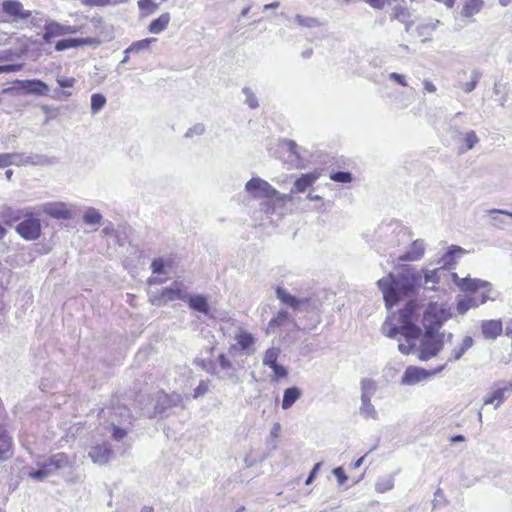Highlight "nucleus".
Segmentation results:
<instances>
[{
	"label": "nucleus",
	"mask_w": 512,
	"mask_h": 512,
	"mask_svg": "<svg viewBox=\"0 0 512 512\" xmlns=\"http://www.w3.org/2000/svg\"><path fill=\"white\" fill-rule=\"evenodd\" d=\"M418 314L416 304L411 301L401 309L397 317H388L381 327V331L389 338H396L398 334L405 338L399 342L398 349L403 354H409L421 335V328L416 325Z\"/></svg>",
	"instance_id": "f257e3e1"
},
{
	"label": "nucleus",
	"mask_w": 512,
	"mask_h": 512,
	"mask_svg": "<svg viewBox=\"0 0 512 512\" xmlns=\"http://www.w3.org/2000/svg\"><path fill=\"white\" fill-rule=\"evenodd\" d=\"M379 290L388 308L396 304L401 296L414 293L422 285V273L405 266L396 275L390 273L377 281Z\"/></svg>",
	"instance_id": "f03ea898"
},
{
	"label": "nucleus",
	"mask_w": 512,
	"mask_h": 512,
	"mask_svg": "<svg viewBox=\"0 0 512 512\" xmlns=\"http://www.w3.org/2000/svg\"><path fill=\"white\" fill-rule=\"evenodd\" d=\"M245 190L254 198L258 199H275L277 202L284 204L290 200L288 194H281L273 188L267 181L255 177L251 178L245 185Z\"/></svg>",
	"instance_id": "7ed1b4c3"
},
{
	"label": "nucleus",
	"mask_w": 512,
	"mask_h": 512,
	"mask_svg": "<svg viewBox=\"0 0 512 512\" xmlns=\"http://www.w3.org/2000/svg\"><path fill=\"white\" fill-rule=\"evenodd\" d=\"M452 317V311L446 304L430 303L423 313L422 324L425 330L437 332L445 321Z\"/></svg>",
	"instance_id": "20e7f679"
},
{
	"label": "nucleus",
	"mask_w": 512,
	"mask_h": 512,
	"mask_svg": "<svg viewBox=\"0 0 512 512\" xmlns=\"http://www.w3.org/2000/svg\"><path fill=\"white\" fill-rule=\"evenodd\" d=\"M234 344H231L228 348V354L235 357L238 353L251 356L256 352L257 339L254 335L241 326H235L233 329Z\"/></svg>",
	"instance_id": "39448f33"
},
{
	"label": "nucleus",
	"mask_w": 512,
	"mask_h": 512,
	"mask_svg": "<svg viewBox=\"0 0 512 512\" xmlns=\"http://www.w3.org/2000/svg\"><path fill=\"white\" fill-rule=\"evenodd\" d=\"M181 407L184 408L183 397L179 393L166 394L164 392H157L155 404L153 408L145 406L142 408L141 414L147 418H154L158 414H163L167 410Z\"/></svg>",
	"instance_id": "423d86ee"
},
{
	"label": "nucleus",
	"mask_w": 512,
	"mask_h": 512,
	"mask_svg": "<svg viewBox=\"0 0 512 512\" xmlns=\"http://www.w3.org/2000/svg\"><path fill=\"white\" fill-rule=\"evenodd\" d=\"M398 244H409V247L403 253L397 255L399 261L413 262L420 260L425 253V243L421 239L412 241L409 231L406 228H400L397 233Z\"/></svg>",
	"instance_id": "0eeeda50"
},
{
	"label": "nucleus",
	"mask_w": 512,
	"mask_h": 512,
	"mask_svg": "<svg viewBox=\"0 0 512 512\" xmlns=\"http://www.w3.org/2000/svg\"><path fill=\"white\" fill-rule=\"evenodd\" d=\"M240 370L241 367H238L222 353L216 358V366H213V369L209 371L211 375L216 376L220 380L239 384L241 382Z\"/></svg>",
	"instance_id": "6e6552de"
},
{
	"label": "nucleus",
	"mask_w": 512,
	"mask_h": 512,
	"mask_svg": "<svg viewBox=\"0 0 512 512\" xmlns=\"http://www.w3.org/2000/svg\"><path fill=\"white\" fill-rule=\"evenodd\" d=\"M445 334L425 330L421 339L418 358L421 361H427L435 357L443 348Z\"/></svg>",
	"instance_id": "1a4fd4ad"
},
{
	"label": "nucleus",
	"mask_w": 512,
	"mask_h": 512,
	"mask_svg": "<svg viewBox=\"0 0 512 512\" xmlns=\"http://www.w3.org/2000/svg\"><path fill=\"white\" fill-rule=\"evenodd\" d=\"M24 220L21 221L17 227V233L27 241H33L41 235V223L37 217H34L32 212L25 211Z\"/></svg>",
	"instance_id": "9d476101"
},
{
	"label": "nucleus",
	"mask_w": 512,
	"mask_h": 512,
	"mask_svg": "<svg viewBox=\"0 0 512 512\" xmlns=\"http://www.w3.org/2000/svg\"><path fill=\"white\" fill-rule=\"evenodd\" d=\"M512 394V379L510 381L496 382L491 393L487 394L483 402L485 405L493 404L498 408Z\"/></svg>",
	"instance_id": "9b49d317"
},
{
	"label": "nucleus",
	"mask_w": 512,
	"mask_h": 512,
	"mask_svg": "<svg viewBox=\"0 0 512 512\" xmlns=\"http://www.w3.org/2000/svg\"><path fill=\"white\" fill-rule=\"evenodd\" d=\"M100 419H105L107 423H111L114 418L118 424L132 425L133 416L129 409L124 405H112L111 407L103 408L99 413Z\"/></svg>",
	"instance_id": "f8f14e48"
},
{
	"label": "nucleus",
	"mask_w": 512,
	"mask_h": 512,
	"mask_svg": "<svg viewBox=\"0 0 512 512\" xmlns=\"http://www.w3.org/2000/svg\"><path fill=\"white\" fill-rule=\"evenodd\" d=\"M451 278L460 290L464 292H475L479 289H485L483 293L489 295L492 292V285L487 281L470 277L460 278L457 273H452Z\"/></svg>",
	"instance_id": "ddd939ff"
},
{
	"label": "nucleus",
	"mask_w": 512,
	"mask_h": 512,
	"mask_svg": "<svg viewBox=\"0 0 512 512\" xmlns=\"http://www.w3.org/2000/svg\"><path fill=\"white\" fill-rule=\"evenodd\" d=\"M80 31V27L76 25H64L56 21L46 22L44 26L43 39L50 42L51 38L59 37L67 34H75Z\"/></svg>",
	"instance_id": "4468645a"
},
{
	"label": "nucleus",
	"mask_w": 512,
	"mask_h": 512,
	"mask_svg": "<svg viewBox=\"0 0 512 512\" xmlns=\"http://www.w3.org/2000/svg\"><path fill=\"white\" fill-rule=\"evenodd\" d=\"M495 299L494 296L486 293H482L480 296L457 297L456 310L459 314L464 315L469 309L477 308L488 300L494 301Z\"/></svg>",
	"instance_id": "2eb2a0df"
},
{
	"label": "nucleus",
	"mask_w": 512,
	"mask_h": 512,
	"mask_svg": "<svg viewBox=\"0 0 512 512\" xmlns=\"http://www.w3.org/2000/svg\"><path fill=\"white\" fill-rule=\"evenodd\" d=\"M42 211L59 220H69L74 216L72 209L63 202L46 203L42 206Z\"/></svg>",
	"instance_id": "dca6fc26"
},
{
	"label": "nucleus",
	"mask_w": 512,
	"mask_h": 512,
	"mask_svg": "<svg viewBox=\"0 0 512 512\" xmlns=\"http://www.w3.org/2000/svg\"><path fill=\"white\" fill-rule=\"evenodd\" d=\"M3 12L14 21L26 20L31 16V11L24 9L23 4L18 0H5L2 3Z\"/></svg>",
	"instance_id": "f3484780"
},
{
	"label": "nucleus",
	"mask_w": 512,
	"mask_h": 512,
	"mask_svg": "<svg viewBox=\"0 0 512 512\" xmlns=\"http://www.w3.org/2000/svg\"><path fill=\"white\" fill-rule=\"evenodd\" d=\"M437 371H427L424 368L409 366L406 368L401 383L403 385H415L419 382H422L429 378L431 375L435 374Z\"/></svg>",
	"instance_id": "a211bd4d"
},
{
	"label": "nucleus",
	"mask_w": 512,
	"mask_h": 512,
	"mask_svg": "<svg viewBox=\"0 0 512 512\" xmlns=\"http://www.w3.org/2000/svg\"><path fill=\"white\" fill-rule=\"evenodd\" d=\"M189 289L183 281H174L169 287L164 288V297L166 302L182 300L185 302Z\"/></svg>",
	"instance_id": "6ab92c4d"
},
{
	"label": "nucleus",
	"mask_w": 512,
	"mask_h": 512,
	"mask_svg": "<svg viewBox=\"0 0 512 512\" xmlns=\"http://www.w3.org/2000/svg\"><path fill=\"white\" fill-rule=\"evenodd\" d=\"M276 296L283 304L289 306L294 311H301L304 307L308 306L307 298H297L281 287H277Z\"/></svg>",
	"instance_id": "aec40b11"
},
{
	"label": "nucleus",
	"mask_w": 512,
	"mask_h": 512,
	"mask_svg": "<svg viewBox=\"0 0 512 512\" xmlns=\"http://www.w3.org/2000/svg\"><path fill=\"white\" fill-rule=\"evenodd\" d=\"M112 456V450L108 443L96 445L88 452V457L93 463L103 465L107 463Z\"/></svg>",
	"instance_id": "412c9836"
},
{
	"label": "nucleus",
	"mask_w": 512,
	"mask_h": 512,
	"mask_svg": "<svg viewBox=\"0 0 512 512\" xmlns=\"http://www.w3.org/2000/svg\"><path fill=\"white\" fill-rule=\"evenodd\" d=\"M420 272L422 273L421 286H423L425 290L436 291L437 285L440 283L441 276L444 275V273L441 272V269H422Z\"/></svg>",
	"instance_id": "4be33fe9"
},
{
	"label": "nucleus",
	"mask_w": 512,
	"mask_h": 512,
	"mask_svg": "<svg viewBox=\"0 0 512 512\" xmlns=\"http://www.w3.org/2000/svg\"><path fill=\"white\" fill-rule=\"evenodd\" d=\"M295 326L294 320L290 317L287 311L281 310L273 317L267 327L266 334H272L279 327Z\"/></svg>",
	"instance_id": "5701e85b"
},
{
	"label": "nucleus",
	"mask_w": 512,
	"mask_h": 512,
	"mask_svg": "<svg viewBox=\"0 0 512 512\" xmlns=\"http://www.w3.org/2000/svg\"><path fill=\"white\" fill-rule=\"evenodd\" d=\"M464 250L461 247L452 246L438 261L442 273H446V271L453 269L455 266V258L464 254Z\"/></svg>",
	"instance_id": "b1692460"
},
{
	"label": "nucleus",
	"mask_w": 512,
	"mask_h": 512,
	"mask_svg": "<svg viewBox=\"0 0 512 512\" xmlns=\"http://www.w3.org/2000/svg\"><path fill=\"white\" fill-rule=\"evenodd\" d=\"M22 161V166H49L56 163V158L37 153H22Z\"/></svg>",
	"instance_id": "393cba45"
},
{
	"label": "nucleus",
	"mask_w": 512,
	"mask_h": 512,
	"mask_svg": "<svg viewBox=\"0 0 512 512\" xmlns=\"http://www.w3.org/2000/svg\"><path fill=\"white\" fill-rule=\"evenodd\" d=\"M19 84L21 85V88L25 91L27 94H34V95H47L49 92V86L37 79L33 80H24L19 81Z\"/></svg>",
	"instance_id": "a878e982"
},
{
	"label": "nucleus",
	"mask_w": 512,
	"mask_h": 512,
	"mask_svg": "<svg viewBox=\"0 0 512 512\" xmlns=\"http://www.w3.org/2000/svg\"><path fill=\"white\" fill-rule=\"evenodd\" d=\"M25 211H28V209H14L10 206H3L0 209V222L11 226L24 216Z\"/></svg>",
	"instance_id": "bb28decb"
},
{
	"label": "nucleus",
	"mask_w": 512,
	"mask_h": 512,
	"mask_svg": "<svg viewBox=\"0 0 512 512\" xmlns=\"http://www.w3.org/2000/svg\"><path fill=\"white\" fill-rule=\"evenodd\" d=\"M185 302L188 304V306L192 310L203 313L204 315L209 314L210 307L208 304V300L204 295H201V294L190 295L188 293L187 298L185 299Z\"/></svg>",
	"instance_id": "cd10ccee"
},
{
	"label": "nucleus",
	"mask_w": 512,
	"mask_h": 512,
	"mask_svg": "<svg viewBox=\"0 0 512 512\" xmlns=\"http://www.w3.org/2000/svg\"><path fill=\"white\" fill-rule=\"evenodd\" d=\"M481 330L484 338L496 339L503 331L501 320H485L481 324Z\"/></svg>",
	"instance_id": "c85d7f7f"
},
{
	"label": "nucleus",
	"mask_w": 512,
	"mask_h": 512,
	"mask_svg": "<svg viewBox=\"0 0 512 512\" xmlns=\"http://www.w3.org/2000/svg\"><path fill=\"white\" fill-rule=\"evenodd\" d=\"M319 176L320 173L318 172H309L302 174L298 179L295 180L291 193L304 192L307 188H309L313 183H315L318 180Z\"/></svg>",
	"instance_id": "c756f323"
},
{
	"label": "nucleus",
	"mask_w": 512,
	"mask_h": 512,
	"mask_svg": "<svg viewBox=\"0 0 512 512\" xmlns=\"http://www.w3.org/2000/svg\"><path fill=\"white\" fill-rule=\"evenodd\" d=\"M49 464H50V459H48L44 462H41V463H37V466H38L37 469H31L28 471L29 477H31L35 480H39V481H42L45 478L49 477L56 471V470H54L53 465H49Z\"/></svg>",
	"instance_id": "7c9ffc66"
},
{
	"label": "nucleus",
	"mask_w": 512,
	"mask_h": 512,
	"mask_svg": "<svg viewBox=\"0 0 512 512\" xmlns=\"http://www.w3.org/2000/svg\"><path fill=\"white\" fill-rule=\"evenodd\" d=\"M483 7V0H464L460 15L464 18H471L478 14Z\"/></svg>",
	"instance_id": "2f4dec72"
},
{
	"label": "nucleus",
	"mask_w": 512,
	"mask_h": 512,
	"mask_svg": "<svg viewBox=\"0 0 512 512\" xmlns=\"http://www.w3.org/2000/svg\"><path fill=\"white\" fill-rule=\"evenodd\" d=\"M302 396V391L300 388L293 386L284 390L283 399H282V409L288 410L291 408L294 403Z\"/></svg>",
	"instance_id": "473e14b6"
},
{
	"label": "nucleus",
	"mask_w": 512,
	"mask_h": 512,
	"mask_svg": "<svg viewBox=\"0 0 512 512\" xmlns=\"http://www.w3.org/2000/svg\"><path fill=\"white\" fill-rule=\"evenodd\" d=\"M12 440L6 429L0 425V461L6 460L11 454Z\"/></svg>",
	"instance_id": "72a5a7b5"
},
{
	"label": "nucleus",
	"mask_w": 512,
	"mask_h": 512,
	"mask_svg": "<svg viewBox=\"0 0 512 512\" xmlns=\"http://www.w3.org/2000/svg\"><path fill=\"white\" fill-rule=\"evenodd\" d=\"M92 40L89 38H68L58 41L55 45L56 51H63L69 48H76L85 44H91Z\"/></svg>",
	"instance_id": "f704fd0d"
},
{
	"label": "nucleus",
	"mask_w": 512,
	"mask_h": 512,
	"mask_svg": "<svg viewBox=\"0 0 512 512\" xmlns=\"http://www.w3.org/2000/svg\"><path fill=\"white\" fill-rule=\"evenodd\" d=\"M474 344V340L470 336H465L461 344L455 347L450 354L449 361H458L464 353L469 350Z\"/></svg>",
	"instance_id": "c9c22d12"
},
{
	"label": "nucleus",
	"mask_w": 512,
	"mask_h": 512,
	"mask_svg": "<svg viewBox=\"0 0 512 512\" xmlns=\"http://www.w3.org/2000/svg\"><path fill=\"white\" fill-rule=\"evenodd\" d=\"M170 14L169 13H163L161 14L157 19L153 20L149 27H148V30L150 33L152 34H159L161 33L162 31H164L169 22H170Z\"/></svg>",
	"instance_id": "e433bc0d"
},
{
	"label": "nucleus",
	"mask_w": 512,
	"mask_h": 512,
	"mask_svg": "<svg viewBox=\"0 0 512 512\" xmlns=\"http://www.w3.org/2000/svg\"><path fill=\"white\" fill-rule=\"evenodd\" d=\"M50 464L53 465L54 470H59L67 467H72L75 463L74 459H71L65 453H57L52 455L50 458Z\"/></svg>",
	"instance_id": "4c0bfd02"
},
{
	"label": "nucleus",
	"mask_w": 512,
	"mask_h": 512,
	"mask_svg": "<svg viewBox=\"0 0 512 512\" xmlns=\"http://www.w3.org/2000/svg\"><path fill=\"white\" fill-rule=\"evenodd\" d=\"M22 153H2L0 154V168H6L11 165L22 166Z\"/></svg>",
	"instance_id": "58836bf2"
},
{
	"label": "nucleus",
	"mask_w": 512,
	"mask_h": 512,
	"mask_svg": "<svg viewBox=\"0 0 512 512\" xmlns=\"http://www.w3.org/2000/svg\"><path fill=\"white\" fill-rule=\"evenodd\" d=\"M359 413L362 417L366 419H378V413L371 403V399L361 398V405L359 407Z\"/></svg>",
	"instance_id": "ea45409f"
},
{
	"label": "nucleus",
	"mask_w": 512,
	"mask_h": 512,
	"mask_svg": "<svg viewBox=\"0 0 512 512\" xmlns=\"http://www.w3.org/2000/svg\"><path fill=\"white\" fill-rule=\"evenodd\" d=\"M393 18L399 20L400 22L404 23L406 25V30H409L410 25L412 22L410 21V12L409 10L401 5H396L393 8Z\"/></svg>",
	"instance_id": "a19ab883"
},
{
	"label": "nucleus",
	"mask_w": 512,
	"mask_h": 512,
	"mask_svg": "<svg viewBox=\"0 0 512 512\" xmlns=\"http://www.w3.org/2000/svg\"><path fill=\"white\" fill-rule=\"evenodd\" d=\"M361 398L372 399L374 396L377 385L373 379L364 378L361 380Z\"/></svg>",
	"instance_id": "79ce46f5"
},
{
	"label": "nucleus",
	"mask_w": 512,
	"mask_h": 512,
	"mask_svg": "<svg viewBox=\"0 0 512 512\" xmlns=\"http://www.w3.org/2000/svg\"><path fill=\"white\" fill-rule=\"evenodd\" d=\"M108 425L112 430L113 439L117 441L123 439L127 435V431L131 426L128 424H118L114 418L111 420V423H108Z\"/></svg>",
	"instance_id": "37998d69"
},
{
	"label": "nucleus",
	"mask_w": 512,
	"mask_h": 512,
	"mask_svg": "<svg viewBox=\"0 0 512 512\" xmlns=\"http://www.w3.org/2000/svg\"><path fill=\"white\" fill-rule=\"evenodd\" d=\"M172 266V261L165 258L154 259L151 264V269L154 274H167L168 268Z\"/></svg>",
	"instance_id": "c03bdc74"
},
{
	"label": "nucleus",
	"mask_w": 512,
	"mask_h": 512,
	"mask_svg": "<svg viewBox=\"0 0 512 512\" xmlns=\"http://www.w3.org/2000/svg\"><path fill=\"white\" fill-rule=\"evenodd\" d=\"M280 355V348L278 347H271L267 349L264 353L262 364L267 367H272L277 363L278 357Z\"/></svg>",
	"instance_id": "a18cd8bd"
},
{
	"label": "nucleus",
	"mask_w": 512,
	"mask_h": 512,
	"mask_svg": "<svg viewBox=\"0 0 512 512\" xmlns=\"http://www.w3.org/2000/svg\"><path fill=\"white\" fill-rule=\"evenodd\" d=\"M156 41L155 38H146L143 40L132 43L125 51V54L139 53L140 51L147 50L152 42Z\"/></svg>",
	"instance_id": "49530a36"
},
{
	"label": "nucleus",
	"mask_w": 512,
	"mask_h": 512,
	"mask_svg": "<svg viewBox=\"0 0 512 512\" xmlns=\"http://www.w3.org/2000/svg\"><path fill=\"white\" fill-rule=\"evenodd\" d=\"M294 22L301 27L316 28L322 25V23L314 17H307L301 14H297L294 18Z\"/></svg>",
	"instance_id": "de8ad7c7"
},
{
	"label": "nucleus",
	"mask_w": 512,
	"mask_h": 512,
	"mask_svg": "<svg viewBox=\"0 0 512 512\" xmlns=\"http://www.w3.org/2000/svg\"><path fill=\"white\" fill-rule=\"evenodd\" d=\"M83 220L88 225H99L102 215L97 209L90 207L84 212Z\"/></svg>",
	"instance_id": "09e8293b"
},
{
	"label": "nucleus",
	"mask_w": 512,
	"mask_h": 512,
	"mask_svg": "<svg viewBox=\"0 0 512 512\" xmlns=\"http://www.w3.org/2000/svg\"><path fill=\"white\" fill-rule=\"evenodd\" d=\"M481 76H482V73L478 69H474L471 72V80L469 82L461 83L459 85V87L465 93H470V92H472L476 88V86H477Z\"/></svg>",
	"instance_id": "8fccbe9b"
},
{
	"label": "nucleus",
	"mask_w": 512,
	"mask_h": 512,
	"mask_svg": "<svg viewBox=\"0 0 512 512\" xmlns=\"http://www.w3.org/2000/svg\"><path fill=\"white\" fill-rule=\"evenodd\" d=\"M394 487V478L392 476H384L377 480L375 489L379 493H384Z\"/></svg>",
	"instance_id": "3c124183"
},
{
	"label": "nucleus",
	"mask_w": 512,
	"mask_h": 512,
	"mask_svg": "<svg viewBox=\"0 0 512 512\" xmlns=\"http://www.w3.org/2000/svg\"><path fill=\"white\" fill-rule=\"evenodd\" d=\"M106 104V97L101 93H94L91 96V111L93 114L98 113Z\"/></svg>",
	"instance_id": "603ef678"
},
{
	"label": "nucleus",
	"mask_w": 512,
	"mask_h": 512,
	"mask_svg": "<svg viewBox=\"0 0 512 512\" xmlns=\"http://www.w3.org/2000/svg\"><path fill=\"white\" fill-rule=\"evenodd\" d=\"M138 7L142 14L146 16L155 12L158 8V4H156L153 0H139Z\"/></svg>",
	"instance_id": "864d4df0"
},
{
	"label": "nucleus",
	"mask_w": 512,
	"mask_h": 512,
	"mask_svg": "<svg viewBox=\"0 0 512 512\" xmlns=\"http://www.w3.org/2000/svg\"><path fill=\"white\" fill-rule=\"evenodd\" d=\"M464 142L466 145V150H471L475 147V145L479 142V138L476 135L475 131L471 130L465 133L464 135ZM460 152L463 153L464 150L460 149Z\"/></svg>",
	"instance_id": "5fc2aeb1"
},
{
	"label": "nucleus",
	"mask_w": 512,
	"mask_h": 512,
	"mask_svg": "<svg viewBox=\"0 0 512 512\" xmlns=\"http://www.w3.org/2000/svg\"><path fill=\"white\" fill-rule=\"evenodd\" d=\"M163 294H164V289H162L160 291L159 290L152 291L149 295V300L152 303V305L160 307V306L167 304L166 298L164 297Z\"/></svg>",
	"instance_id": "6e6d98bb"
},
{
	"label": "nucleus",
	"mask_w": 512,
	"mask_h": 512,
	"mask_svg": "<svg viewBox=\"0 0 512 512\" xmlns=\"http://www.w3.org/2000/svg\"><path fill=\"white\" fill-rule=\"evenodd\" d=\"M242 92L246 96L245 103L251 109H255L259 106L257 97L250 88L245 87V88H243Z\"/></svg>",
	"instance_id": "4d7b16f0"
},
{
	"label": "nucleus",
	"mask_w": 512,
	"mask_h": 512,
	"mask_svg": "<svg viewBox=\"0 0 512 512\" xmlns=\"http://www.w3.org/2000/svg\"><path fill=\"white\" fill-rule=\"evenodd\" d=\"M210 389L209 380H201L198 386L194 389L193 398L197 399L204 396Z\"/></svg>",
	"instance_id": "13d9d810"
},
{
	"label": "nucleus",
	"mask_w": 512,
	"mask_h": 512,
	"mask_svg": "<svg viewBox=\"0 0 512 512\" xmlns=\"http://www.w3.org/2000/svg\"><path fill=\"white\" fill-rule=\"evenodd\" d=\"M205 130V125L203 123H196L186 131L185 138L201 136L205 133Z\"/></svg>",
	"instance_id": "bf43d9fd"
},
{
	"label": "nucleus",
	"mask_w": 512,
	"mask_h": 512,
	"mask_svg": "<svg viewBox=\"0 0 512 512\" xmlns=\"http://www.w3.org/2000/svg\"><path fill=\"white\" fill-rule=\"evenodd\" d=\"M270 368L273 371L272 380H274V381L278 382L279 380L284 379L288 376V370L283 365L276 364Z\"/></svg>",
	"instance_id": "052dcab7"
},
{
	"label": "nucleus",
	"mask_w": 512,
	"mask_h": 512,
	"mask_svg": "<svg viewBox=\"0 0 512 512\" xmlns=\"http://www.w3.org/2000/svg\"><path fill=\"white\" fill-rule=\"evenodd\" d=\"M330 178H331V180H333L335 182L348 183L352 180V175L349 172L338 171V172L332 173Z\"/></svg>",
	"instance_id": "680f3d73"
},
{
	"label": "nucleus",
	"mask_w": 512,
	"mask_h": 512,
	"mask_svg": "<svg viewBox=\"0 0 512 512\" xmlns=\"http://www.w3.org/2000/svg\"><path fill=\"white\" fill-rule=\"evenodd\" d=\"M441 22L439 20L431 21L427 24H421L418 26V33L419 35H425L427 34V30H435L438 25H440Z\"/></svg>",
	"instance_id": "e2e57ef3"
},
{
	"label": "nucleus",
	"mask_w": 512,
	"mask_h": 512,
	"mask_svg": "<svg viewBox=\"0 0 512 512\" xmlns=\"http://www.w3.org/2000/svg\"><path fill=\"white\" fill-rule=\"evenodd\" d=\"M282 146L283 147H286L293 155H295L297 158H299V147L298 145L296 144L295 141L293 140H290V139H284L282 141Z\"/></svg>",
	"instance_id": "0e129e2a"
},
{
	"label": "nucleus",
	"mask_w": 512,
	"mask_h": 512,
	"mask_svg": "<svg viewBox=\"0 0 512 512\" xmlns=\"http://www.w3.org/2000/svg\"><path fill=\"white\" fill-rule=\"evenodd\" d=\"M332 473L337 478L339 485H344V483L347 481L348 477L346 476L344 470L342 467H336L333 469Z\"/></svg>",
	"instance_id": "69168bd1"
},
{
	"label": "nucleus",
	"mask_w": 512,
	"mask_h": 512,
	"mask_svg": "<svg viewBox=\"0 0 512 512\" xmlns=\"http://www.w3.org/2000/svg\"><path fill=\"white\" fill-rule=\"evenodd\" d=\"M75 82H76V80L73 77H69V78L68 77H58L57 78V83L62 88L73 87Z\"/></svg>",
	"instance_id": "338daca9"
},
{
	"label": "nucleus",
	"mask_w": 512,
	"mask_h": 512,
	"mask_svg": "<svg viewBox=\"0 0 512 512\" xmlns=\"http://www.w3.org/2000/svg\"><path fill=\"white\" fill-rule=\"evenodd\" d=\"M388 78L390 80H393V81L397 82L401 86L406 87L408 85L405 76L402 75V74H399V73H396V72H392V73H390L388 75Z\"/></svg>",
	"instance_id": "774afa93"
}]
</instances>
